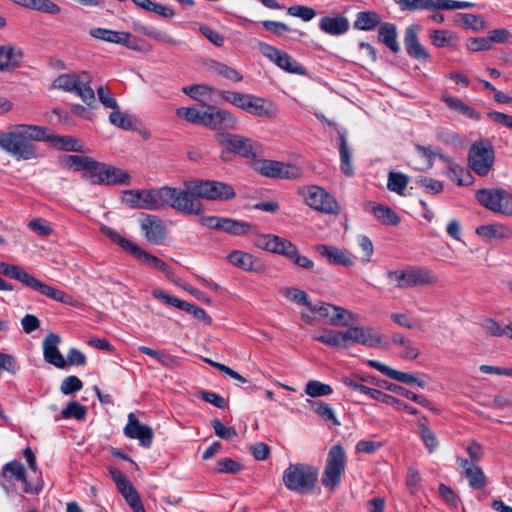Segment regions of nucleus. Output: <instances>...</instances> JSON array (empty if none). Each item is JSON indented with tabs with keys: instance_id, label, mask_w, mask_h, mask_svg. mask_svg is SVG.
<instances>
[{
	"instance_id": "obj_1",
	"label": "nucleus",
	"mask_w": 512,
	"mask_h": 512,
	"mask_svg": "<svg viewBox=\"0 0 512 512\" xmlns=\"http://www.w3.org/2000/svg\"><path fill=\"white\" fill-rule=\"evenodd\" d=\"M48 129L37 125H18L9 132H0V148L17 160H31L37 157L33 141L46 138Z\"/></svg>"
},
{
	"instance_id": "obj_2",
	"label": "nucleus",
	"mask_w": 512,
	"mask_h": 512,
	"mask_svg": "<svg viewBox=\"0 0 512 512\" xmlns=\"http://www.w3.org/2000/svg\"><path fill=\"white\" fill-rule=\"evenodd\" d=\"M219 96L224 101L256 117L271 119L278 114V108L274 102L253 94L221 90Z\"/></svg>"
},
{
	"instance_id": "obj_3",
	"label": "nucleus",
	"mask_w": 512,
	"mask_h": 512,
	"mask_svg": "<svg viewBox=\"0 0 512 512\" xmlns=\"http://www.w3.org/2000/svg\"><path fill=\"white\" fill-rule=\"evenodd\" d=\"M0 274L18 280L27 287L55 301L71 306L75 305V300L71 295L39 281L20 266L0 262Z\"/></svg>"
},
{
	"instance_id": "obj_4",
	"label": "nucleus",
	"mask_w": 512,
	"mask_h": 512,
	"mask_svg": "<svg viewBox=\"0 0 512 512\" xmlns=\"http://www.w3.org/2000/svg\"><path fill=\"white\" fill-rule=\"evenodd\" d=\"M191 186L192 181L184 182L183 188L163 186L164 207L168 206L186 215H201L203 205Z\"/></svg>"
},
{
	"instance_id": "obj_5",
	"label": "nucleus",
	"mask_w": 512,
	"mask_h": 512,
	"mask_svg": "<svg viewBox=\"0 0 512 512\" xmlns=\"http://www.w3.org/2000/svg\"><path fill=\"white\" fill-rule=\"evenodd\" d=\"M254 243L258 248L286 257L303 269L310 270L314 267V262L300 255L297 247L288 239L274 234H261L255 238Z\"/></svg>"
},
{
	"instance_id": "obj_6",
	"label": "nucleus",
	"mask_w": 512,
	"mask_h": 512,
	"mask_svg": "<svg viewBox=\"0 0 512 512\" xmlns=\"http://www.w3.org/2000/svg\"><path fill=\"white\" fill-rule=\"evenodd\" d=\"M318 480V469L305 464H290L283 472L284 486L293 492L306 494L311 492Z\"/></svg>"
},
{
	"instance_id": "obj_7",
	"label": "nucleus",
	"mask_w": 512,
	"mask_h": 512,
	"mask_svg": "<svg viewBox=\"0 0 512 512\" xmlns=\"http://www.w3.org/2000/svg\"><path fill=\"white\" fill-rule=\"evenodd\" d=\"M387 279L398 289H408L417 286H431L438 283L436 274L426 267L410 266L405 269L390 270Z\"/></svg>"
},
{
	"instance_id": "obj_8",
	"label": "nucleus",
	"mask_w": 512,
	"mask_h": 512,
	"mask_svg": "<svg viewBox=\"0 0 512 512\" xmlns=\"http://www.w3.org/2000/svg\"><path fill=\"white\" fill-rule=\"evenodd\" d=\"M102 232L111 239L114 243L118 244L122 249L129 252L133 257L141 263L147 264L151 268L162 271L166 276H169L170 267L160 258L149 254L142 248L131 242L130 240L121 236L117 231L110 227H103Z\"/></svg>"
},
{
	"instance_id": "obj_9",
	"label": "nucleus",
	"mask_w": 512,
	"mask_h": 512,
	"mask_svg": "<svg viewBox=\"0 0 512 512\" xmlns=\"http://www.w3.org/2000/svg\"><path fill=\"white\" fill-rule=\"evenodd\" d=\"M475 198L485 209L512 217V193L503 188H482L476 191Z\"/></svg>"
},
{
	"instance_id": "obj_10",
	"label": "nucleus",
	"mask_w": 512,
	"mask_h": 512,
	"mask_svg": "<svg viewBox=\"0 0 512 512\" xmlns=\"http://www.w3.org/2000/svg\"><path fill=\"white\" fill-rule=\"evenodd\" d=\"M495 162V150L488 139L472 143L468 151V165L480 177L487 176Z\"/></svg>"
},
{
	"instance_id": "obj_11",
	"label": "nucleus",
	"mask_w": 512,
	"mask_h": 512,
	"mask_svg": "<svg viewBox=\"0 0 512 512\" xmlns=\"http://www.w3.org/2000/svg\"><path fill=\"white\" fill-rule=\"evenodd\" d=\"M191 190L197 198L210 201H229L236 197V192L232 185L216 180H196L192 181Z\"/></svg>"
},
{
	"instance_id": "obj_12",
	"label": "nucleus",
	"mask_w": 512,
	"mask_h": 512,
	"mask_svg": "<svg viewBox=\"0 0 512 512\" xmlns=\"http://www.w3.org/2000/svg\"><path fill=\"white\" fill-rule=\"evenodd\" d=\"M217 141L225 151L247 159H254L261 153L259 143L238 134L219 133Z\"/></svg>"
},
{
	"instance_id": "obj_13",
	"label": "nucleus",
	"mask_w": 512,
	"mask_h": 512,
	"mask_svg": "<svg viewBox=\"0 0 512 512\" xmlns=\"http://www.w3.org/2000/svg\"><path fill=\"white\" fill-rule=\"evenodd\" d=\"M346 454L341 445L331 447L322 475V484L334 490L340 483L341 475L345 470Z\"/></svg>"
},
{
	"instance_id": "obj_14",
	"label": "nucleus",
	"mask_w": 512,
	"mask_h": 512,
	"mask_svg": "<svg viewBox=\"0 0 512 512\" xmlns=\"http://www.w3.org/2000/svg\"><path fill=\"white\" fill-rule=\"evenodd\" d=\"M304 201L321 213L336 215L340 212L336 199L319 186H309L304 193Z\"/></svg>"
},
{
	"instance_id": "obj_15",
	"label": "nucleus",
	"mask_w": 512,
	"mask_h": 512,
	"mask_svg": "<svg viewBox=\"0 0 512 512\" xmlns=\"http://www.w3.org/2000/svg\"><path fill=\"white\" fill-rule=\"evenodd\" d=\"M89 181L98 185L129 184L130 176L125 170L95 161Z\"/></svg>"
},
{
	"instance_id": "obj_16",
	"label": "nucleus",
	"mask_w": 512,
	"mask_h": 512,
	"mask_svg": "<svg viewBox=\"0 0 512 512\" xmlns=\"http://www.w3.org/2000/svg\"><path fill=\"white\" fill-rule=\"evenodd\" d=\"M258 48L264 57L280 69L292 74L305 75V68L288 53L264 42H259Z\"/></svg>"
},
{
	"instance_id": "obj_17",
	"label": "nucleus",
	"mask_w": 512,
	"mask_h": 512,
	"mask_svg": "<svg viewBox=\"0 0 512 512\" xmlns=\"http://www.w3.org/2000/svg\"><path fill=\"white\" fill-rule=\"evenodd\" d=\"M238 126V119L231 112L219 107L208 105L205 127L224 133L235 130Z\"/></svg>"
},
{
	"instance_id": "obj_18",
	"label": "nucleus",
	"mask_w": 512,
	"mask_h": 512,
	"mask_svg": "<svg viewBox=\"0 0 512 512\" xmlns=\"http://www.w3.org/2000/svg\"><path fill=\"white\" fill-rule=\"evenodd\" d=\"M257 171L261 175L270 178L295 179L300 176V169L298 167L273 160L260 161Z\"/></svg>"
},
{
	"instance_id": "obj_19",
	"label": "nucleus",
	"mask_w": 512,
	"mask_h": 512,
	"mask_svg": "<svg viewBox=\"0 0 512 512\" xmlns=\"http://www.w3.org/2000/svg\"><path fill=\"white\" fill-rule=\"evenodd\" d=\"M421 29L420 24H412L407 27L404 36V44L407 54L410 57L416 60L428 61L430 56L418 39V33Z\"/></svg>"
},
{
	"instance_id": "obj_20",
	"label": "nucleus",
	"mask_w": 512,
	"mask_h": 512,
	"mask_svg": "<svg viewBox=\"0 0 512 512\" xmlns=\"http://www.w3.org/2000/svg\"><path fill=\"white\" fill-rule=\"evenodd\" d=\"M140 227L146 240L153 244H161L166 237L165 225L155 215L146 214L140 221Z\"/></svg>"
},
{
	"instance_id": "obj_21",
	"label": "nucleus",
	"mask_w": 512,
	"mask_h": 512,
	"mask_svg": "<svg viewBox=\"0 0 512 512\" xmlns=\"http://www.w3.org/2000/svg\"><path fill=\"white\" fill-rule=\"evenodd\" d=\"M124 434L130 439L139 440L143 447H150L153 440V430L139 422L133 413L128 415V422L124 427Z\"/></svg>"
},
{
	"instance_id": "obj_22",
	"label": "nucleus",
	"mask_w": 512,
	"mask_h": 512,
	"mask_svg": "<svg viewBox=\"0 0 512 512\" xmlns=\"http://www.w3.org/2000/svg\"><path fill=\"white\" fill-rule=\"evenodd\" d=\"M227 260L230 264L244 271L254 273H263L265 271V265L261 259L240 250L232 251L227 256Z\"/></svg>"
},
{
	"instance_id": "obj_23",
	"label": "nucleus",
	"mask_w": 512,
	"mask_h": 512,
	"mask_svg": "<svg viewBox=\"0 0 512 512\" xmlns=\"http://www.w3.org/2000/svg\"><path fill=\"white\" fill-rule=\"evenodd\" d=\"M315 249L320 256L326 258L332 265L349 267L355 264L354 258L346 249L325 244L317 245Z\"/></svg>"
},
{
	"instance_id": "obj_24",
	"label": "nucleus",
	"mask_w": 512,
	"mask_h": 512,
	"mask_svg": "<svg viewBox=\"0 0 512 512\" xmlns=\"http://www.w3.org/2000/svg\"><path fill=\"white\" fill-rule=\"evenodd\" d=\"M369 366L373 367L377 371L381 372L385 376L396 380L398 382L407 384V385H417L420 388H424L426 386V383L424 380L419 379L413 374H409L406 372L397 371L395 369H392L391 367L376 361V360H369L368 361Z\"/></svg>"
},
{
	"instance_id": "obj_25",
	"label": "nucleus",
	"mask_w": 512,
	"mask_h": 512,
	"mask_svg": "<svg viewBox=\"0 0 512 512\" xmlns=\"http://www.w3.org/2000/svg\"><path fill=\"white\" fill-rule=\"evenodd\" d=\"M60 337L57 334L50 333L43 340V356L46 362L57 368H65L66 360L58 349Z\"/></svg>"
},
{
	"instance_id": "obj_26",
	"label": "nucleus",
	"mask_w": 512,
	"mask_h": 512,
	"mask_svg": "<svg viewBox=\"0 0 512 512\" xmlns=\"http://www.w3.org/2000/svg\"><path fill=\"white\" fill-rule=\"evenodd\" d=\"M89 35L95 39H99L108 43L120 44L130 49H137L131 44V35L124 31H114L106 28H92L89 30Z\"/></svg>"
},
{
	"instance_id": "obj_27",
	"label": "nucleus",
	"mask_w": 512,
	"mask_h": 512,
	"mask_svg": "<svg viewBox=\"0 0 512 512\" xmlns=\"http://www.w3.org/2000/svg\"><path fill=\"white\" fill-rule=\"evenodd\" d=\"M439 159H441L444 163L447 165V175L448 177L457 183V185L460 186H467L472 184L473 182V176L471 172L455 163V161L446 156V155H439Z\"/></svg>"
},
{
	"instance_id": "obj_28",
	"label": "nucleus",
	"mask_w": 512,
	"mask_h": 512,
	"mask_svg": "<svg viewBox=\"0 0 512 512\" xmlns=\"http://www.w3.org/2000/svg\"><path fill=\"white\" fill-rule=\"evenodd\" d=\"M23 52L12 45H0V71H12L20 66Z\"/></svg>"
},
{
	"instance_id": "obj_29",
	"label": "nucleus",
	"mask_w": 512,
	"mask_h": 512,
	"mask_svg": "<svg viewBox=\"0 0 512 512\" xmlns=\"http://www.w3.org/2000/svg\"><path fill=\"white\" fill-rule=\"evenodd\" d=\"M476 234L488 241L505 240L512 237V228L501 223L485 224L476 228Z\"/></svg>"
},
{
	"instance_id": "obj_30",
	"label": "nucleus",
	"mask_w": 512,
	"mask_h": 512,
	"mask_svg": "<svg viewBox=\"0 0 512 512\" xmlns=\"http://www.w3.org/2000/svg\"><path fill=\"white\" fill-rule=\"evenodd\" d=\"M319 27L326 34L338 36L346 33L349 30L350 24L344 16H325L320 19Z\"/></svg>"
},
{
	"instance_id": "obj_31",
	"label": "nucleus",
	"mask_w": 512,
	"mask_h": 512,
	"mask_svg": "<svg viewBox=\"0 0 512 512\" xmlns=\"http://www.w3.org/2000/svg\"><path fill=\"white\" fill-rule=\"evenodd\" d=\"M163 187L141 190V209L157 211L164 208Z\"/></svg>"
},
{
	"instance_id": "obj_32",
	"label": "nucleus",
	"mask_w": 512,
	"mask_h": 512,
	"mask_svg": "<svg viewBox=\"0 0 512 512\" xmlns=\"http://www.w3.org/2000/svg\"><path fill=\"white\" fill-rule=\"evenodd\" d=\"M378 38L386 47L393 53L400 51V45L397 41V28L396 25L390 22H385L380 25L378 31Z\"/></svg>"
},
{
	"instance_id": "obj_33",
	"label": "nucleus",
	"mask_w": 512,
	"mask_h": 512,
	"mask_svg": "<svg viewBox=\"0 0 512 512\" xmlns=\"http://www.w3.org/2000/svg\"><path fill=\"white\" fill-rule=\"evenodd\" d=\"M43 141L50 142L63 151L83 152V143L72 136H53L46 133Z\"/></svg>"
},
{
	"instance_id": "obj_34",
	"label": "nucleus",
	"mask_w": 512,
	"mask_h": 512,
	"mask_svg": "<svg viewBox=\"0 0 512 512\" xmlns=\"http://www.w3.org/2000/svg\"><path fill=\"white\" fill-rule=\"evenodd\" d=\"M64 162L67 167L72 168L74 171L84 170L85 174L83 177L88 180L95 165L93 158L80 155H66Z\"/></svg>"
},
{
	"instance_id": "obj_35",
	"label": "nucleus",
	"mask_w": 512,
	"mask_h": 512,
	"mask_svg": "<svg viewBox=\"0 0 512 512\" xmlns=\"http://www.w3.org/2000/svg\"><path fill=\"white\" fill-rule=\"evenodd\" d=\"M17 5L25 7L27 9L57 15L61 12L59 5L51 0H11Z\"/></svg>"
},
{
	"instance_id": "obj_36",
	"label": "nucleus",
	"mask_w": 512,
	"mask_h": 512,
	"mask_svg": "<svg viewBox=\"0 0 512 512\" xmlns=\"http://www.w3.org/2000/svg\"><path fill=\"white\" fill-rule=\"evenodd\" d=\"M402 11L441 10L442 0H393Z\"/></svg>"
},
{
	"instance_id": "obj_37",
	"label": "nucleus",
	"mask_w": 512,
	"mask_h": 512,
	"mask_svg": "<svg viewBox=\"0 0 512 512\" xmlns=\"http://www.w3.org/2000/svg\"><path fill=\"white\" fill-rule=\"evenodd\" d=\"M2 475L10 480L21 481L25 484L24 491L27 493L32 492L26 478L25 468L21 462L11 461L6 463L2 469Z\"/></svg>"
},
{
	"instance_id": "obj_38",
	"label": "nucleus",
	"mask_w": 512,
	"mask_h": 512,
	"mask_svg": "<svg viewBox=\"0 0 512 512\" xmlns=\"http://www.w3.org/2000/svg\"><path fill=\"white\" fill-rule=\"evenodd\" d=\"M378 25H381V17L374 11H363L357 13L356 19L353 23L355 29L362 31H371Z\"/></svg>"
},
{
	"instance_id": "obj_39",
	"label": "nucleus",
	"mask_w": 512,
	"mask_h": 512,
	"mask_svg": "<svg viewBox=\"0 0 512 512\" xmlns=\"http://www.w3.org/2000/svg\"><path fill=\"white\" fill-rule=\"evenodd\" d=\"M443 102L452 110L466 116L469 119L479 120L480 114L461 99L451 96H443Z\"/></svg>"
},
{
	"instance_id": "obj_40",
	"label": "nucleus",
	"mask_w": 512,
	"mask_h": 512,
	"mask_svg": "<svg viewBox=\"0 0 512 512\" xmlns=\"http://www.w3.org/2000/svg\"><path fill=\"white\" fill-rule=\"evenodd\" d=\"M357 321V314H354L340 306L333 305L332 312L329 316L330 325L347 327L350 323Z\"/></svg>"
},
{
	"instance_id": "obj_41",
	"label": "nucleus",
	"mask_w": 512,
	"mask_h": 512,
	"mask_svg": "<svg viewBox=\"0 0 512 512\" xmlns=\"http://www.w3.org/2000/svg\"><path fill=\"white\" fill-rule=\"evenodd\" d=\"M339 153H340V167L341 171L346 176H352L354 174V169L351 163L352 151L348 147L346 134H339Z\"/></svg>"
},
{
	"instance_id": "obj_42",
	"label": "nucleus",
	"mask_w": 512,
	"mask_h": 512,
	"mask_svg": "<svg viewBox=\"0 0 512 512\" xmlns=\"http://www.w3.org/2000/svg\"><path fill=\"white\" fill-rule=\"evenodd\" d=\"M306 403L309 404L312 411H314L323 420L331 421L334 425L337 426L340 425V422L336 418L334 410L329 404L322 401H314L311 399H307Z\"/></svg>"
},
{
	"instance_id": "obj_43",
	"label": "nucleus",
	"mask_w": 512,
	"mask_h": 512,
	"mask_svg": "<svg viewBox=\"0 0 512 512\" xmlns=\"http://www.w3.org/2000/svg\"><path fill=\"white\" fill-rule=\"evenodd\" d=\"M373 215L383 224L386 225H398L400 218L397 214L389 207L380 204H375L372 207Z\"/></svg>"
},
{
	"instance_id": "obj_44",
	"label": "nucleus",
	"mask_w": 512,
	"mask_h": 512,
	"mask_svg": "<svg viewBox=\"0 0 512 512\" xmlns=\"http://www.w3.org/2000/svg\"><path fill=\"white\" fill-rule=\"evenodd\" d=\"M251 229L252 225L248 222L225 217L221 231L232 235L242 236L248 234Z\"/></svg>"
},
{
	"instance_id": "obj_45",
	"label": "nucleus",
	"mask_w": 512,
	"mask_h": 512,
	"mask_svg": "<svg viewBox=\"0 0 512 512\" xmlns=\"http://www.w3.org/2000/svg\"><path fill=\"white\" fill-rule=\"evenodd\" d=\"M91 76L87 72H82V80L75 93L88 105L92 106L95 102L94 90L90 87Z\"/></svg>"
},
{
	"instance_id": "obj_46",
	"label": "nucleus",
	"mask_w": 512,
	"mask_h": 512,
	"mask_svg": "<svg viewBox=\"0 0 512 512\" xmlns=\"http://www.w3.org/2000/svg\"><path fill=\"white\" fill-rule=\"evenodd\" d=\"M82 80V73L79 75L62 74L53 81V86L67 92H75Z\"/></svg>"
},
{
	"instance_id": "obj_47",
	"label": "nucleus",
	"mask_w": 512,
	"mask_h": 512,
	"mask_svg": "<svg viewBox=\"0 0 512 512\" xmlns=\"http://www.w3.org/2000/svg\"><path fill=\"white\" fill-rule=\"evenodd\" d=\"M468 480L470 488L474 490L483 489L487 485V477L483 469L475 466L473 469H468L463 475Z\"/></svg>"
},
{
	"instance_id": "obj_48",
	"label": "nucleus",
	"mask_w": 512,
	"mask_h": 512,
	"mask_svg": "<svg viewBox=\"0 0 512 512\" xmlns=\"http://www.w3.org/2000/svg\"><path fill=\"white\" fill-rule=\"evenodd\" d=\"M136 30L139 33H141L147 37H150L152 39H155V40L163 42V43H167V44H171V45H179L180 44V42L178 40L172 38L167 33L163 32L161 30H158L156 28H153V27L138 25Z\"/></svg>"
},
{
	"instance_id": "obj_49",
	"label": "nucleus",
	"mask_w": 512,
	"mask_h": 512,
	"mask_svg": "<svg viewBox=\"0 0 512 512\" xmlns=\"http://www.w3.org/2000/svg\"><path fill=\"white\" fill-rule=\"evenodd\" d=\"M375 400L385 403L394 407L396 410H404L409 414L416 415L418 414V410L414 407L409 406L405 402L397 399L396 397L383 393L382 391H378Z\"/></svg>"
},
{
	"instance_id": "obj_50",
	"label": "nucleus",
	"mask_w": 512,
	"mask_h": 512,
	"mask_svg": "<svg viewBox=\"0 0 512 512\" xmlns=\"http://www.w3.org/2000/svg\"><path fill=\"white\" fill-rule=\"evenodd\" d=\"M304 392L311 398H317L332 394L333 389L329 384H325L318 380H310L306 383Z\"/></svg>"
},
{
	"instance_id": "obj_51",
	"label": "nucleus",
	"mask_w": 512,
	"mask_h": 512,
	"mask_svg": "<svg viewBox=\"0 0 512 512\" xmlns=\"http://www.w3.org/2000/svg\"><path fill=\"white\" fill-rule=\"evenodd\" d=\"M177 115L184 118L186 121L205 126L207 118V110L201 111L196 108H185L182 107L177 110Z\"/></svg>"
},
{
	"instance_id": "obj_52",
	"label": "nucleus",
	"mask_w": 512,
	"mask_h": 512,
	"mask_svg": "<svg viewBox=\"0 0 512 512\" xmlns=\"http://www.w3.org/2000/svg\"><path fill=\"white\" fill-rule=\"evenodd\" d=\"M409 182V177L400 172H390L388 174L387 188L399 195L404 194V190Z\"/></svg>"
},
{
	"instance_id": "obj_53",
	"label": "nucleus",
	"mask_w": 512,
	"mask_h": 512,
	"mask_svg": "<svg viewBox=\"0 0 512 512\" xmlns=\"http://www.w3.org/2000/svg\"><path fill=\"white\" fill-rule=\"evenodd\" d=\"M313 339L336 348H342L343 345L341 331L324 329L321 334L313 336Z\"/></svg>"
},
{
	"instance_id": "obj_54",
	"label": "nucleus",
	"mask_w": 512,
	"mask_h": 512,
	"mask_svg": "<svg viewBox=\"0 0 512 512\" xmlns=\"http://www.w3.org/2000/svg\"><path fill=\"white\" fill-rule=\"evenodd\" d=\"M183 93L196 101L203 102L206 97H210L213 89L204 84H195L182 88Z\"/></svg>"
},
{
	"instance_id": "obj_55",
	"label": "nucleus",
	"mask_w": 512,
	"mask_h": 512,
	"mask_svg": "<svg viewBox=\"0 0 512 512\" xmlns=\"http://www.w3.org/2000/svg\"><path fill=\"white\" fill-rule=\"evenodd\" d=\"M418 429L420 438L428 451L430 453L435 451L438 447V441L434 432L421 421L418 422Z\"/></svg>"
},
{
	"instance_id": "obj_56",
	"label": "nucleus",
	"mask_w": 512,
	"mask_h": 512,
	"mask_svg": "<svg viewBox=\"0 0 512 512\" xmlns=\"http://www.w3.org/2000/svg\"><path fill=\"white\" fill-rule=\"evenodd\" d=\"M211 69L216 74L226 79H229L233 82H240L243 79L242 75L238 71L221 62H213L211 65Z\"/></svg>"
},
{
	"instance_id": "obj_57",
	"label": "nucleus",
	"mask_w": 512,
	"mask_h": 512,
	"mask_svg": "<svg viewBox=\"0 0 512 512\" xmlns=\"http://www.w3.org/2000/svg\"><path fill=\"white\" fill-rule=\"evenodd\" d=\"M112 110L109 115V121L112 125L124 130H131L133 128V121L127 113L121 112L119 107Z\"/></svg>"
},
{
	"instance_id": "obj_58",
	"label": "nucleus",
	"mask_w": 512,
	"mask_h": 512,
	"mask_svg": "<svg viewBox=\"0 0 512 512\" xmlns=\"http://www.w3.org/2000/svg\"><path fill=\"white\" fill-rule=\"evenodd\" d=\"M86 413H87V409L85 406L79 404L76 401H71L61 411V416L64 419L74 418L76 420H82L85 418Z\"/></svg>"
},
{
	"instance_id": "obj_59",
	"label": "nucleus",
	"mask_w": 512,
	"mask_h": 512,
	"mask_svg": "<svg viewBox=\"0 0 512 512\" xmlns=\"http://www.w3.org/2000/svg\"><path fill=\"white\" fill-rule=\"evenodd\" d=\"M432 44L437 48H443L453 45V35L448 30H432L430 32Z\"/></svg>"
},
{
	"instance_id": "obj_60",
	"label": "nucleus",
	"mask_w": 512,
	"mask_h": 512,
	"mask_svg": "<svg viewBox=\"0 0 512 512\" xmlns=\"http://www.w3.org/2000/svg\"><path fill=\"white\" fill-rule=\"evenodd\" d=\"M456 17L459 25L464 28L477 30L484 27V20L481 16L469 13H459Z\"/></svg>"
},
{
	"instance_id": "obj_61",
	"label": "nucleus",
	"mask_w": 512,
	"mask_h": 512,
	"mask_svg": "<svg viewBox=\"0 0 512 512\" xmlns=\"http://www.w3.org/2000/svg\"><path fill=\"white\" fill-rule=\"evenodd\" d=\"M177 308L192 314L195 318L203 320L205 323H211V317L199 306L180 300Z\"/></svg>"
},
{
	"instance_id": "obj_62",
	"label": "nucleus",
	"mask_w": 512,
	"mask_h": 512,
	"mask_svg": "<svg viewBox=\"0 0 512 512\" xmlns=\"http://www.w3.org/2000/svg\"><path fill=\"white\" fill-rule=\"evenodd\" d=\"M242 469V464L231 458H222L217 461L216 471L218 473L238 474Z\"/></svg>"
},
{
	"instance_id": "obj_63",
	"label": "nucleus",
	"mask_w": 512,
	"mask_h": 512,
	"mask_svg": "<svg viewBox=\"0 0 512 512\" xmlns=\"http://www.w3.org/2000/svg\"><path fill=\"white\" fill-rule=\"evenodd\" d=\"M382 343V337L380 333H378L374 328L362 327V338H361V344L366 345L369 347H376L380 346Z\"/></svg>"
},
{
	"instance_id": "obj_64",
	"label": "nucleus",
	"mask_w": 512,
	"mask_h": 512,
	"mask_svg": "<svg viewBox=\"0 0 512 512\" xmlns=\"http://www.w3.org/2000/svg\"><path fill=\"white\" fill-rule=\"evenodd\" d=\"M417 184L422 187L427 193L439 194L443 191V183L439 180L430 177H420L417 179Z\"/></svg>"
}]
</instances>
